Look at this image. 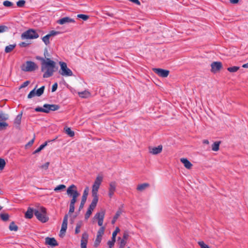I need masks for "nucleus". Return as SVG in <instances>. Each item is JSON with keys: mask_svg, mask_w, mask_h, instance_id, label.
<instances>
[{"mask_svg": "<svg viewBox=\"0 0 248 248\" xmlns=\"http://www.w3.org/2000/svg\"><path fill=\"white\" fill-rule=\"evenodd\" d=\"M33 213H34V211L33 210V209L29 207L25 213V217L29 219L33 217Z\"/></svg>", "mask_w": 248, "mask_h": 248, "instance_id": "22", "label": "nucleus"}, {"mask_svg": "<svg viewBox=\"0 0 248 248\" xmlns=\"http://www.w3.org/2000/svg\"><path fill=\"white\" fill-rule=\"evenodd\" d=\"M118 240H120L119 242V248H124L127 242L125 240H122L121 237L118 238Z\"/></svg>", "mask_w": 248, "mask_h": 248, "instance_id": "30", "label": "nucleus"}, {"mask_svg": "<svg viewBox=\"0 0 248 248\" xmlns=\"http://www.w3.org/2000/svg\"><path fill=\"white\" fill-rule=\"evenodd\" d=\"M60 34V32L59 31H51L49 33H48L49 35L51 37V36H55V35H57L58 34Z\"/></svg>", "mask_w": 248, "mask_h": 248, "instance_id": "48", "label": "nucleus"}, {"mask_svg": "<svg viewBox=\"0 0 248 248\" xmlns=\"http://www.w3.org/2000/svg\"><path fill=\"white\" fill-rule=\"evenodd\" d=\"M98 201V199L93 198L92 202L89 205V207L88 209V211H90L91 212H93V211L96 206Z\"/></svg>", "mask_w": 248, "mask_h": 248, "instance_id": "19", "label": "nucleus"}, {"mask_svg": "<svg viewBox=\"0 0 248 248\" xmlns=\"http://www.w3.org/2000/svg\"><path fill=\"white\" fill-rule=\"evenodd\" d=\"M3 4L5 7H11L13 6V3L10 1L6 0L3 2Z\"/></svg>", "mask_w": 248, "mask_h": 248, "instance_id": "43", "label": "nucleus"}, {"mask_svg": "<svg viewBox=\"0 0 248 248\" xmlns=\"http://www.w3.org/2000/svg\"><path fill=\"white\" fill-rule=\"evenodd\" d=\"M64 131L66 134L69 137H73L75 135V133L73 131L71 130L70 127H65L64 128Z\"/></svg>", "mask_w": 248, "mask_h": 248, "instance_id": "25", "label": "nucleus"}, {"mask_svg": "<svg viewBox=\"0 0 248 248\" xmlns=\"http://www.w3.org/2000/svg\"><path fill=\"white\" fill-rule=\"evenodd\" d=\"M230 1L232 3L236 4L238 2L239 0H230Z\"/></svg>", "mask_w": 248, "mask_h": 248, "instance_id": "62", "label": "nucleus"}, {"mask_svg": "<svg viewBox=\"0 0 248 248\" xmlns=\"http://www.w3.org/2000/svg\"><path fill=\"white\" fill-rule=\"evenodd\" d=\"M45 243L46 245H49L52 247H54L58 245V243L54 238H50L48 237L45 238Z\"/></svg>", "mask_w": 248, "mask_h": 248, "instance_id": "14", "label": "nucleus"}, {"mask_svg": "<svg viewBox=\"0 0 248 248\" xmlns=\"http://www.w3.org/2000/svg\"><path fill=\"white\" fill-rule=\"evenodd\" d=\"M50 36L48 34L46 35V36H44L42 38L43 41L44 42V43L46 45H48V44H49V43H50V42H49V38H50Z\"/></svg>", "mask_w": 248, "mask_h": 248, "instance_id": "31", "label": "nucleus"}, {"mask_svg": "<svg viewBox=\"0 0 248 248\" xmlns=\"http://www.w3.org/2000/svg\"><path fill=\"white\" fill-rule=\"evenodd\" d=\"M22 112L17 115L14 120V124L16 125V127H18L21 124Z\"/></svg>", "mask_w": 248, "mask_h": 248, "instance_id": "21", "label": "nucleus"}, {"mask_svg": "<svg viewBox=\"0 0 248 248\" xmlns=\"http://www.w3.org/2000/svg\"><path fill=\"white\" fill-rule=\"evenodd\" d=\"M8 119V115L7 114L3 113L2 112L0 113V121H4Z\"/></svg>", "mask_w": 248, "mask_h": 248, "instance_id": "34", "label": "nucleus"}, {"mask_svg": "<svg viewBox=\"0 0 248 248\" xmlns=\"http://www.w3.org/2000/svg\"><path fill=\"white\" fill-rule=\"evenodd\" d=\"M150 185L148 183H143L137 186V189L140 191H142L145 190L146 188L149 187Z\"/></svg>", "mask_w": 248, "mask_h": 248, "instance_id": "23", "label": "nucleus"}, {"mask_svg": "<svg viewBox=\"0 0 248 248\" xmlns=\"http://www.w3.org/2000/svg\"><path fill=\"white\" fill-rule=\"evenodd\" d=\"M34 138L33 139H32L31 140H30L28 143V144H27V145H29V146H31L33 143L34 142Z\"/></svg>", "mask_w": 248, "mask_h": 248, "instance_id": "59", "label": "nucleus"}, {"mask_svg": "<svg viewBox=\"0 0 248 248\" xmlns=\"http://www.w3.org/2000/svg\"><path fill=\"white\" fill-rule=\"evenodd\" d=\"M220 141H216L212 145V150L214 151H217L219 150Z\"/></svg>", "mask_w": 248, "mask_h": 248, "instance_id": "26", "label": "nucleus"}, {"mask_svg": "<svg viewBox=\"0 0 248 248\" xmlns=\"http://www.w3.org/2000/svg\"><path fill=\"white\" fill-rule=\"evenodd\" d=\"M35 89H34L33 90L31 91L28 95V97L29 98H31L36 95V92H35Z\"/></svg>", "mask_w": 248, "mask_h": 248, "instance_id": "47", "label": "nucleus"}, {"mask_svg": "<svg viewBox=\"0 0 248 248\" xmlns=\"http://www.w3.org/2000/svg\"><path fill=\"white\" fill-rule=\"evenodd\" d=\"M61 69L59 71L60 74L65 77H70L73 75L72 71L67 67V64L64 62H60Z\"/></svg>", "mask_w": 248, "mask_h": 248, "instance_id": "6", "label": "nucleus"}, {"mask_svg": "<svg viewBox=\"0 0 248 248\" xmlns=\"http://www.w3.org/2000/svg\"><path fill=\"white\" fill-rule=\"evenodd\" d=\"M92 212H91L90 211L87 210L85 215V219L86 220L88 219L92 215Z\"/></svg>", "mask_w": 248, "mask_h": 248, "instance_id": "52", "label": "nucleus"}, {"mask_svg": "<svg viewBox=\"0 0 248 248\" xmlns=\"http://www.w3.org/2000/svg\"><path fill=\"white\" fill-rule=\"evenodd\" d=\"M116 187V183L115 182H111L109 183L108 188V196L111 198L113 195Z\"/></svg>", "mask_w": 248, "mask_h": 248, "instance_id": "16", "label": "nucleus"}, {"mask_svg": "<svg viewBox=\"0 0 248 248\" xmlns=\"http://www.w3.org/2000/svg\"><path fill=\"white\" fill-rule=\"evenodd\" d=\"M49 165V162H46L45 164L41 166L40 167L41 169H45V170H46L48 169Z\"/></svg>", "mask_w": 248, "mask_h": 248, "instance_id": "51", "label": "nucleus"}, {"mask_svg": "<svg viewBox=\"0 0 248 248\" xmlns=\"http://www.w3.org/2000/svg\"><path fill=\"white\" fill-rule=\"evenodd\" d=\"M57 87H58L57 83H54L52 87V92H54L56 91V90L57 89Z\"/></svg>", "mask_w": 248, "mask_h": 248, "instance_id": "56", "label": "nucleus"}, {"mask_svg": "<svg viewBox=\"0 0 248 248\" xmlns=\"http://www.w3.org/2000/svg\"><path fill=\"white\" fill-rule=\"evenodd\" d=\"M47 142H45L43 144L41 145L36 150H35L33 152V154H35L40 152L42 149H43L47 145Z\"/></svg>", "mask_w": 248, "mask_h": 248, "instance_id": "29", "label": "nucleus"}, {"mask_svg": "<svg viewBox=\"0 0 248 248\" xmlns=\"http://www.w3.org/2000/svg\"><path fill=\"white\" fill-rule=\"evenodd\" d=\"M198 244L201 247V248H210L209 246L206 245L203 241H199Z\"/></svg>", "mask_w": 248, "mask_h": 248, "instance_id": "46", "label": "nucleus"}, {"mask_svg": "<svg viewBox=\"0 0 248 248\" xmlns=\"http://www.w3.org/2000/svg\"><path fill=\"white\" fill-rule=\"evenodd\" d=\"M162 150V146L159 145L156 147L150 148V153L153 155H157L161 152Z\"/></svg>", "mask_w": 248, "mask_h": 248, "instance_id": "18", "label": "nucleus"}, {"mask_svg": "<svg viewBox=\"0 0 248 248\" xmlns=\"http://www.w3.org/2000/svg\"><path fill=\"white\" fill-rule=\"evenodd\" d=\"M89 188L87 187L84 190L83 195L82 196L81 201L79 207V210L82 209L86 202L87 196L88 195Z\"/></svg>", "mask_w": 248, "mask_h": 248, "instance_id": "11", "label": "nucleus"}, {"mask_svg": "<svg viewBox=\"0 0 248 248\" xmlns=\"http://www.w3.org/2000/svg\"><path fill=\"white\" fill-rule=\"evenodd\" d=\"M78 94L80 97L82 98H85L89 94V93L88 92L84 91L79 93Z\"/></svg>", "mask_w": 248, "mask_h": 248, "instance_id": "41", "label": "nucleus"}, {"mask_svg": "<svg viewBox=\"0 0 248 248\" xmlns=\"http://www.w3.org/2000/svg\"><path fill=\"white\" fill-rule=\"evenodd\" d=\"M82 222H81V221L78 222L77 223L76 227H78V228H80L82 226Z\"/></svg>", "mask_w": 248, "mask_h": 248, "instance_id": "60", "label": "nucleus"}, {"mask_svg": "<svg viewBox=\"0 0 248 248\" xmlns=\"http://www.w3.org/2000/svg\"><path fill=\"white\" fill-rule=\"evenodd\" d=\"M129 233L127 231H125L124 233H123V238L121 239L122 240H126V241H127V239L129 237Z\"/></svg>", "mask_w": 248, "mask_h": 248, "instance_id": "49", "label": "nucleus"}, {"mask_svg": "<svg viewBox=\"0 0 248 248\" xmlns=\"http://www.w3.org/2000/svg\"><path fill=\"white\" fill-rule=\"evenodd\" d=\"M68 215H65L63 217L62 223L60 231L61 234H64L66 232L67 227Z\"/></svg>", "mask_w": 248, "mask_h": 248, "instance_id": "13", "label": "nucleus"}, {"mask_svg": "<svg viewBox=\"0 0 248 248\" xmlns=\"http://www.w3.org/2000/svg\"><path fill=\"white\" fill-rule=\"evenodd\" d=\"M111 241L113 242L114 243H115V241H116V236L112 235V237H111Z\"/></svg>", "mask_w": 248, "mask_h": 248, "instance_id": "63", "label": "nucleus"}, {"mask_svg": "<svg viewBox=\"0 0 248 248\" xmlns=\"http://www.w3.org/2000/svg\"><path fill=\"white\" fill-rule=\"evenodd\" d=\"M104 230H105V228L104 227L101 226V227L99 229V230H98V231L97 232V236L102 237V235L104 233Z\"/></svg>", "mask_w": 248, "mask_h": 248, "instance_id": "42", "label": "nucleus"}, {"mask_svg": "<svg viewBox=\"0 0 248 248\" xmlns=\"http://www.w3.org/2000/svg\"><path fill=\"white\" fill-rule=\"evenodd\" d=\"M122 211L121 209H119L117 212L116 213L115 216H114L113 219L111 221V223L112 224H114L116 222V220L118 219V218L120 216V215L122 214Z\"/></svg>", "mask_w": 248, "mask_h": 248, "instance_id": "24", "label": "nucleus"}, {"mask_svg": "<svg viewBox=\"0 0 248 248\" xmlns=\"http://www.w3.org/2000/svg\"><path fill=\"white\" fill-rule=\"evenodd\" d=\"M239 69V67L238 66H232V67H230L227 68V70L228 71L231 73H233L236 72L238 69Z\"/></svg>", "mask_w": 248, "mask_h": 248, "instance_id": "35", "label": "nucleus"}, {"mask_svg": "<svg viewBox=\"0 0 248 248\" xmlns=\"http://www.w3.org/2000/svg\"><path fill=\"white\" fill-rule=\"evenodd\" d=\"M35 110L36 112H42L45 113H48L47 110L46 109V108H42L41 107H37L35 108Z\"/></svg>", "mask_w": 248, "mask_h": 248, "instance_id": "37", "label": "nucleus"}, {"mask_svg": "<svg viewBox=\"0 0 248 248\" xmlns=\"http://www.w3.org/2000/svg\"><path fill=\"white\" fill-rule=\"evenodd\" d=\"M211 71L212 73H216L219 72L222 68V64L220 62H214L211 63Z\"/></svg>", "mask_w": 248, "mask_h": 248, "instance_id": "9", "label": "nucleus"}, {"mask_svg": "<svg viewBox=\"0 0 248 248\" xmlns=\"http://www.w3.org/2000/svg\"><path fill=\"white\" fill-rule=\"evenodd\" d=\"M38 68L36 64L32 61H27L22 66L21 69L25 72H32Z\"/></svg>", "mask_w": 248, "mask_h": 248, "instance_id": "7", "label": "nucleus"}, {"mask_svg": "<svg viewBox=\"0 0 248 248\" xmlns=\"http://www.w3.org/2000/svg\"><path fill=\"white\" fill-rule=\"evenodd\" d=\"M30 83V81H25L21 86H20V88H25L26 87V86H27Z\"/></svg>", "mask_w": 248, "mask_h": 248, "instance_id": "54", "label": "nucleus"}, {"mask_svg": "<svg viewBox=\"0 0 248 248\" xmlns=\"http://www.w3.org/2000/svg\"><path fill=\"white\" fill-rule=\"evenodd\" d=\"M80 231V228H78V227H76V229H75V233L76 234H78V233Z\"/></svg>", "mask_w": 248, "mask_h": 248, "instance_id": "61", "label": "nucleus"}, {"mask_svg": "<svg viewBox=\"0 0 248 248\" xmlns=\"http://www.w3.org/2000/svg\"><path fill=\"white\" fill-rule=\"evenodd\" d=\"M153 71L158 76L162 78H166L169 74V71L161 68H154Z\"/></svg>", "mask_w": 248, "mask_h": 248, "instance_id": "10", "label": "nucleus"}, {"mask_svg": "<svg viewBox=\"0 0 248 248\" xmlns=\"http://www.w3.org/2000/svg\"><path fill=\"white\" fill-rule=\"evenodd\" d=\"M45 86H42L38 89L36 92V94L38 96H40L44 92Z\"/></svg>", "mask_w": 248, "mask_h": 248, "instance_id": "32", "label": "nucleus"}, {"mask_svg": "<svg viewBox=\"0 0 248 248\" xmlns=\"http://www.w3.org/2000/svg\"><path fill=\"white\" fill-rule=\"evenodd\" d=\"M0 217L3 221H6L9 219V216L6 213L0 214Z\"/></svg>", "mask_w": 248, "mask_h": 248, "instance_id": "33", "label": "nucleus"}, {"mask_svg": "<svg viewBox=\"0 0 248 248\" xmlns=\"http://www.w3.org/2000/svg\"><path fill=\"white\" fill-rule=\"evenodd\" d=\"M180 160L183 163L184 166L187 169H190L192 166V164L186 158H182Z\"/></svg>", "mask_w": 248, "mask_h": 248, "instance_id": "20", "label": "nucleus"}, {"mask_svg": "<svg viewBox=\"0 0 248 248\" xmlns=\"http://www.w3.org/2000/svg\"><path fill=\"white\" fill-rule=\"evenodd\" d=\"M66 186L64 185H60L57 186L54 189V190L56 192H58L61 190H63L65 188Z\"/></svg>", "mask_w": 248, "mask_h": 248, "instance_id": "36", "label": "nucleus"}, {"mask_svg": "<svg viewBox=\"0 0 248 248\" xmlns=\"http://www.w3.org/2000/svg\"><path fill=\"white\" fill-rule=\"evenodd\" d=\"M8 125V124L5 122H0V131L5 129Z\"/></svg>", "mask_w": 248, "mask_h": 248, "instance_id": "44", "label": "nucleus"}, {"mask_svg": "<svg viewBox=\"0 0 248 248\" xmlns=\"http://www.w3.org/2000/svg\"><path fill=\"white\" fill-rule=\"evenodd\" d=\"M89 235L87 232H84L82 235L81 239V248H87Z\"/></svg>", "mask_w": 248, "mask_h": 248, "instance_id": "12", "label": "nucleus"}, {"mask_svg": "<svg viewBox=\"0 0 248 248\" xmlns=\"http://www.w3.org/2000/svg\"><path fill=\"white\" fill-rule=\"evenodd\" d=\"M57 22L60 25H63L66 23H75V21L74 19L67 16L60 19Z\"/></svg>", "mask_w": 248, "mask_h": 248, "instance_id": "15", "label": "nucleus"}, {"mask_svg": "<svg viewBox=\"0 0 248 248\" xmlns=\"http://www.w3.org/2000/svg\"><path fill=\"white\" fill-rule=\"evenodd\" d=\"M43 107L46 108V109L47 110L48 113L50 111H55L59 109L60 106L58 105L55 104H45L43 106Z\"/></svg>", "mask_w": 248, "mask_h": 248, "instance_id": "17", "label": "nucleus"}, {"mask_svg": "<svg viewBox=\"0 0 248 248\" xmlns=\"http://www.w3.org/2000/svg\"><path fill=\"white\" fill-rule=\"evenodd\" d=\"M36 59L38 60H39L41 62V66L44 63L46 62V59H45L44 58L41 57H40V56H36Z\"/></svg>", "mask_w": 248, "mask_h": 248, "instance_id": "50", "label": "nucleus"}, {"mask_svg": "<svg viewBox=\"0 0 248 248\" xmlns=\"http://www.w3.org/2000/svg\"><path fill=\"white\" fill-rule=\"evenodd\" d=\"M34 215L42 222H46L48 220V217L46 216V209L44 207L41 206L38 209L35 210Z\"/></svg>", "mask_w": 248, "mask_h": 248, "instance_id": "3", "label": "nucleus"}, {"mask_svg": "<svg viewBox=\"0 0 248 248\" xmlns=\"http://www.w3.org/2000/svg\"><path fill=\"white\" fill-rule=\"evenodd\" d=\"M7 29V27L5 26H0V33L4 32Z\"/></svg>", "mask_w": 248, "mask_h": 248, "instance_id": "53", "label": "nucleus"}, {"mask_svg": "<svg viewBox=\"0 0 248 248\" xmlns=\"http://www.w3.org/2000/svg\"><path fill=\"white\" fill-rule=\"evenodd\" d=\"M6 162L4 159L0 158V170H2L5 166Z\"/></svg>", "mask_w": 248, "mask_h": 248, "instance_id": "38", "label": "nucleus"}, {"mask_svg": "<svg viewBox=\"0 0 248 248\" xmlns=\"http://www.w3.org/2000/svg\"><path fill=\"white\" fill-rule=\"evenodd\" d=\"M25 4V1L20 0L16 2L17 6L19 7H23Z\"/></svg>", "mask_w": 248, "mask_h": 248, "instance_id": "45", "label": "nucleus"}, {"mask_svg": "<svg viewBox=\"0 0 248 248\" xmlns=\"http://www.w3.org/2000/svg\"><path fill=\"white\" fill-rule=\"evenodd\" d=\"M77 17L82 19L84 21L87 20L89 18L88 16L83 14H78V15Z\"/></svg>", "mask_w": 248, "mask_h": 248, "instance_id": "39", "label": "nucleus"}, {"mask_svg": "<svg viewBox=\"0 0 248 248\" xmlns=\"http://www.w3.org/2000/svg\"><path fill=\"white\" fill-rule=\"evenodd\" d=\"M56 62L50 60L49 58H46V61L41 66V71L44 72L43 78H48L51 77L55 72Z\"/></svg>", "mask_w": 248, "mask_h": 248, "instance_id": "2", "label": "nucleus"}, {"mask_svg": "<svg viewBox=\"0 0 248 248\" xmlns=\"http://www.w3.org/2000/svg\"><path fill=\"white\" fill-rule=\"evenodd\" d=\"M102 239V237L97 236L95 242H94V247H97L101 242Z\"/></svg>", "mask_w": 248, "mask_h": 248, "instance_id": "40", "label": "nucleus"}, {"mask_svg": "<svg viewBox=\"0 0 248 248\" xmlns=\"http://www.w3.org/2000/svg\"><path fill=\"white\" fill-rule=\"evenodd\" d=\"M66 192L68 196L72 198L70 202L69 210V213L72 214L74 212L75 204L80 194L77 190V186L74 185H72L69 186Z\"/></svg>", "mask_w": 248, "mask_h": 248, "instance_id": "1", "label": "nucleus"}, {"mask_svg": "<svg viewBox=\"0 0 248 248\" xmlns=\"http://www.w3.org/2000/svg\"><path fill=\"white\" fill-rule=\"evenodd\" d=\"M28 44L25 42H21L19 44L20 47H26L28 46Z\"/></svg>", "mask_w": 248, "mask_h": 248, "instance_id": "58", "label": "nucleus"}, {"mask_svg": "<svg viewBox=\"0 0 248 248\" xmlns=\"http://www.w3.org/2000/svg\"><path fill=\"white\" fill-rule=\"evenodd\" d=\"M115 243L111 241V240H109L108 242V245L109 246V248H111L114 245Z\"/></svg>", "mask_w": 248, "mask_h": 248, "instance_id": "57", "label": "nucleus"}, {"mask_svg": "<svg viewBox=\"0 0 248 248\" xmlns=\"http://www.w3.org/2000/svg\"><path fill=\"white\" fill-rule=\"evenodd\" d=\"M105 215V211L102 210L101 212L97 213L94 216L93 218L98 220V224L99 226L103 225Z\"/></svg>", "mask_w": 248, "mask_h": 248, "instance_id": "8", "label": "nucleus"}, {"mask_svg": "<svg viewBox=\"0 0 248 248\" xmlns=\"http://www.w3.org/2000/svg\"><path fill=\"white\" fill-rule=\"evenodd\" d=\"M9 229L11 231H17L18 230V226L15 224L14 221H12L9 227Z\"/></svg>", "mask_w": 248, "mask_h": 248, "instance_id": "28", "label": "nucleus"}, {"mask_svg": "<svg viewBox=\"0 0 248 248\" xmlns=\"http://www.w3.org/2000/svg\"><path fill=\"white\" fill-rule=\"evenodd\" d=\"M242 67L245 68H248V62L247 63L244 64L242 65Z\"/></svg>", "mask_w": 248, "mask_h": 248, "instance_id": "64", "label": "nucleus"}, {"mask_svg": "<svg viewBox=\"0 0 248 248\" xmlns=\"http://www.w3.org/2000/svg\"><path fill=\"white\" fill-rule=\"evenodd\" d=\"M16 46V44L7 46L5 48V52L6 53H10L15 48Z\"/></svg>", "mask_w": 248, "mask_h": 248, "instance_id": "27", "label": "nucleus"}, {"mask_svg": "<svg viewBox=\"0 0 248 248\" xmlns=\"http://www.w3.org/2000/svg\"><path fill=\"white\" fill-rule=\"evenodd\" d=\"M39 34L33 29H29L24 32L21 35L22 39H33L39 37Z\"/></svg>", "mask_w": 248, "mask_h": 248, "instance_id": "5", "label": "nucleus"}, {"mask_svg": "<svg viewBox=\"0 0 248 248\" xmlns=\"http://www.w3.org/2000/svg\"><path fill=\"white\" fill-rule=\"evenodd\" d=\"M103 180L102 176H97L92 186V194L93 198L98 199V190Z\"/></svg>", "mask_w": 248, "mask_h": 248, "instance_id": "4", "label": "nucleus"}, {"mask_svg": "<svg viewBox=\"0 0 248 248\" xmlns=\"http://www.w3.org/2000/svg\"><path fill=\"white\" fill-rule=\"evenodd\" d=\"M120 230L118 227H117L115 230L113 232L112 235L116 236L117 234L120 232Z\"/></svg>", "mask_w": 248, "mask_h": 248, "instance_id": "55", "label": "nucleus"}]
</instances>
